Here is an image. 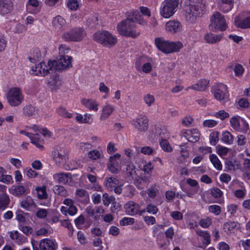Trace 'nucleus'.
<instances>
[{
  "label": "nucleus",
  "mask_w": 250,
  "mask_h": 250,
  "mask_svg": "<svg viewBox=\"0 0 250 250\" xmlns=\"http://www.w3.org/2000/svg\"><path fill=\"white\" fill-rule=\"evenodd\" d=\"M81 102L84 106L90 110H93L95 111L98 110L97 106H98V104L95 100L92 99H83Z\"/></svg>",
  "instance_id": "27"
},
{
  "label": "nucleus",
  "mask_w": 250,
  "mask_h": 250,
  "mask_svg": "<svg viewBox=\"0 0 250 250\" xmlns=\"http://www.w3.org/2000/svg\"><path fill=\"white\" fill-rule=\"evenodd\" d=\"M85 35L86 33L83 28H74L64 32L62 38L66 42H80Z\"/></svg>",
  "instance_id": "8"
},
{
  "label": "nucleus",
  "mask_w": 250,
  "mask_h": 250,
  "mask_svg": "<svg viewBox=\"0 0 250 250\" xmlns=\"http://www.w3.org/2000/svg\"><path fill=\"white\" fill-rule=\"evenodd\" d=\"M136 168L133 165L129 164L126 166V172L128 176L133 178L136 174Z\"/></svg>",
  "instance_id": "47"
},
{
  "label": "nucleus",
  "mask_w": 250,
  "mask_h": 250,
  "mask_svg": "<svg viewBox=\"0 0 250 250\" xmlns=\"http://www.w3.org/2000/svg\"><path fill=\"white\" fill-rule=\"evenodd\" d=\"M125 211L128 214L131 215H134L138 213L140 211L139 205L132 201H129L125 204Z\"/></svg>",
  "instance_id": "17"
},
{
  "label": "nucleus",
  "mask_w": 250,
  "mask_h": 250,
  "mask_svg": "<svg viewBox=\"0 0 250 250\" xmlns=\"http://www.w3.org/2000/svg\"><path fill=\"white\" fill-rule=\"evenodd\" d=\"M58 244L55 240L44 239L40 243V250H56Z\"/></svg>",
  "instance_id": "15"
},
{
  "label": "nucleus",
  "mask_w": 250,
  "mask_h": 250,
  "mask_svg": "<svg viewBox=\"0 0 250 250\" xmlns=\"http://www.w3.org/2000/svg\"><path fill=\"white\" fill-rule=\"evenodd\" d=\"M60 56L65 55L70 50L69 48L64 44H61L59 48Z\"/></svg>",
  "instance_id": "61"
},
{
  "label": "nucleus",
  "mask_w": 250,
  "mask_h": 250,
  "mask_svg": "<svg viewBox=\"0 0 250 250\" xmlns=\"http://www.w3.org/2000/svg\"><path fill=\"white\" fill-rule=\"evenodd\" d=\"M65 20L60 16H58L54 18L52 21L53 25L55 28H60L64 24Z\"/></svg>",
  "instance_id": "38"
},
{
  "label": "nucleus",
  "mask_w": 250,
  "mask_h": 250,
  "mask_svg": "<svg viewBox=\"0 0 250 250\" xmlns=\"http://www.w3.org/2000/svg\"><path fill=\"white\" fill-rule=\"evenodd\" d=\"M219 132L217 131H214L209 135V143L212 146H215L219 141Z\"/></svg>",
  "instance_id": "43"
},
{
  "label": "nucleus",
  "mask_w": 250,
  "mask_h": 250,
  "mask_svg": "<svg viewBox=\"0 0 250 250\" xmlns=\"http://www.w3.org/2000/svg\"><path fill=\"white\" fill-rule=\"evenodd\" d=\"M72 57L68 55L61 56L58 60L50 61L53 71H62L72 66Z\"/></svg>",
  "instance_id": "6"
},
{
  "label": "nucleus",
  "mask_w": 250,
  "mask_h": 250,
  "mask_svg": "<svg viewBox=\"0 0 250 250\" xmlns=\"http://www.w3.org/2000/svg\"><path fill=\"white\" fill-rule=\"evenodd\" d=\"M10 237L18 245H22L27 242V237L20 233L18 231L11 232Z\"/></svg>",
  "instance_id": "22"
},
{
  "label": "nucleus",
  "mask_w": 250,
  "mask_h": 250,
  "mask_svg": "<svg viewBox=\"0 0 250 250\" xmlns=\"http://www.w3.org/2000/svg\"><path fill=\"white\" fill-rule=\"evenodd\" d=\"M42 55L40 49L38 48L33 50L28 59L31 62L35 63L41 60Z\"/></svg>",
  "instance_id": "29"
},
{
  "label": "nucleus",
  "mask_w": 250,
  "mask_h": 250,
  "mask_svg": "<svg viewBox=\"0 0 250 250\" xmlns=\"http://www.w3.org/2000/svg\"><path fill=\"white\" fill-rule=\"evenodd\" d=\"M57 113L59 115L65 118H71L72 117V114L69 113L63 107H60L57 109Z\"/></svg>",
  "instance_id": "44"
},
{
  "label": "nucleus",
  "mask_w": 250,
  "mask_h": 250,
  "mask_svg": "<svg viewBox=\"0 0 250 250\" xmlns=\"http://www.w3.org/2000/svg\"><path fill=\"white\" fill-rule=\"evenodd\" d=\"M211 23L209 27L211 28L218 29L220 31L226 30L227 25L223 16L218 12H215L210 18Z\"/></svg>",
  "instance_id": "11"
},
{
  "label": "nucleus",
  "mask_w": 250,
  "mask_h": 250,
  "mask_svg": "<svg viewBox=\"0 0 250 250\" xmlns=\"http://www.w3.org/2000/svg\"><path fill=\"white\" fill-rule=\"evenodd\" d=\"M234 23L237 27L241 28H250V15L243 20H240L238 17H236Z\"/></svg>",
  "instance_id": "25"
},
{
  "label": "nucleus",
  "mask_w": 250,
  "mask_h": 250,
  "mask_svg": "<svg viewBox=\"0 0 250 250\" xmlns=\"http://www.w3.org/2000/svg\"><path fill=\"white\" fill-rule=\"evenodd\" d=\"M19 229L26 235H29L33 232L32 228L29 226H23L20 225L19 226Z\"/></svg>",
  "instance_id": "51"
},
{
  "label": "nucleus",
  "mask_w": 250,
  "mask_h": 250,
  "mask_svg": "<svg viewBox=\"0 0 250 250\" xmlns=\"http://www.w3.org/2000/svg\"><path fill=\"white\" fill-rule=\"evenodd\" d=\"M53 178L58 183L62 184H66L71 182L72 180L71 174L70 173L61 172L53 175Z\"/></svg>",
  "instance_id": "16"
},
{
  "label": "nucleus",
  "mask_w": 250,
  "mask_h": 250,
  "mask_svg": "<svg viewBox=\"0 0 250 250\" xmlns=\"http://www.w3.org/2000/svg\"><path fill=\"white\" fill-rule=\"evenodd\" d=\"M53 190L54 192L62 197H66L68 195L67 191L66 189L62 186L56 185L53 187Z\"/></svg>",
  "instance_id": "33"
},
{
  "label": "nucleus",
  "mask_w": 250,
  "mask_h": 250,
  "mask_svg": "<svg viewBox=\"0 0 250 250\" xmlns=\"http://www.w3.org/2000/svg\"><path fill=\"white\" fill-rule=\"evenodd\" d=\"M230 123L234 129L239 132L246 133L249 129L247 122L239 116L232 117L230 120Z\"/></svg>",
  "instance_id": "13"
},
{
  "label": "nucleus",
  "mask_w": 250,
  "mask_h": 250,
  "mask_svg": "<svg viewBox=\"0 0 250 250\" xmlns=\"http://www.w3.org/2000/svg\"><path fill=\"white\" fill-rule=\"evenodd\" d=\"M29 192L28 188L22 185L13 186L11 188V193L17 196L28 194Z\"/></svg>",
  "instance_id": "24"
},
{
  "label": "nucleus",
  "mask_w": 250,
  "mask_h": 250,
  "mask_svg": "<svg viewBox=\"0 0 250 250\" xmlns=\"http://www.w3.org/2000/svg\"><path fill=\"white\" fill-rule=\"evenodd\" d=\"M180 0H165L160 9V14L165 18H168L175 12Z\"/></svg>",
  "instance_id": "9"
},
{
  "label": "nucleus",
  "mask_w": 250,
  "mask_h": 250,
  "mask_svg": "<svg viewBox=\"0 0 250 250\" xmlns=\"http://www.w3.org/2000/svg\"><path fill=\"white\" fill-rule=\"evenodd\" d=\"M217 149L218 153L220 156H225L229 152L228 148L220 145L217 146Z\"/></svg>",
  "instance_id": "63"
},
{
  "label": "nucleus",
  "mask_w": 250,
  "mask_h": 250,
  "mask_svg": "<svg viewBox=\"0 0 250 250\" xmlns=\"http://www.w3.org/2000/svg\"><path fill=\"white\" fill-rule=\"evenodd\" d=\"M8 103L11 106H18L23 101V96L19 87H12L9 89L6 94Z\"/></svg>",
  "instance_id": "5"
},
{
  "label": "nucleus",
  "mask_w": 250,
  "mask_h": 250,
  "mask_svg": "<svg viewBox=\"0 0 250 250\" xmlns=\"http://www.w3.org/2000/svg\"><path fill=\"white\" fill-rule=\"evenodd\" d=\"M53 72L52 67L48 62L47 65L44 62H40L36 64L35 67H32L30 71L31 74L39 76H45Z\"/></svg>",
  "instance_id": "12"
},
{
  "label": "nucleus",
  "mask_w": 250,
  "mask_h": 250,
  "mask_svg": "<svg viewBox=\"0 0 250 250\" xmlns=\"http://www.w3.org/2000/svg\"><path fill=\"white\" fill-rule=\"evenodd\" d=\"M205 9V5L201 1L190 4L185 7V17L186 20L189 23H194L196 19L200 17Z\"/></svg>",
  "instance_id": "2"
},
{
  "label": "nucleus",
  "mask_w": 250,
  "mask_h": 250,
  "mask_svg": "<svg viewBox=\"0 0 250 250\" xmlns=\"http://www.w3.org/2000/svg\"><path fill=\"white\" fill-rule=\"evenodd\" d=\"M143 100L147 106H150L154 104L155 100L154 97L150 94H147L145 95L143 97Z\"/></svg>",
  "instance_id": "45"
},
{
  "label": "nucleus",
  "mask_w": 250,
  "mask_h": 250,
  "mask_svg": "<svg viewBox=\"0 0 250 250\" xmlns=\"http://www.w3.org/2000/svg\"><path fill=\"white\" fill-rule=\"evenodd\" d=\"M243 171L247 176H250V159H245L243 163Z\"/></svg>",
  "instance_id": "46"
},
{
  "label": "nucleus",
  "mask_w": 250,
  "mask_h": 250,
  "mask_svg": "<svg viewBox=\"0 0 250 250\" xmlns=\"http://www.w3.org/2000/svg\"><path fill=\"white\" fill-rule=\"evenodd\" d=\"M93 37L94 41L106 47L113 46L117 42V39L107 31H98Z\"/></svg>",
  "instance_id": "4"
},
{
  "label": "nucleus",
  "mask_w": 250,
  "mask_h": 250,
  "mask_svg": "<svg viewBox=\"0 0 250 250\" xmlns=\"http://www.w3.org/2000/svg\"><path fill=\"white\" fill-rule=\"evenodd\" d=\"M135 21L132 20V17L127 15L126 18L119 23L117 30L119 33L124 36L135 38L139 35L140 32L136 30Z\"/></svg>",
  "instance_id": "1"
},
{
  "label": "nucleus",
  "mask_w": 250,
  "mask_h": 250,
  "mask_svg": "<svg viewBox=\"0 0 250 250\" xmlns=\"http://www.w3.org/2000/svg\"><path fill=\"white\" fill-rule=\"evenodd\" d=\"M215 116L216 118H219L222 120H225L229 117V114L226 112L225 110H222L215 113Z\"/></svg>",
  "instance_id": "54"
},
{
  "label": "nucleus",
  "mask_w": 250,
  "mask_h": 250,
  "mask_svg": "<svg viewBox=\"0 0 250 250\" xmlns=\"http://www.w3.org/2000/svg\"><path fill=\"white\" fill-rule=\"evenodd\" d=\"M181 28V24L177 21H170L166 24V30L172 33L180 31Z\"/></svg>",
  "instance_id": "18"
},
{
  "label": "nucleus",
  "mask_w": 250,
  "mask_h": 250,
  "mask_svg": "<svg viewBox=\"0 0 250 250\" xmlns=\"http://www.w3.org/2000/svg\"><path fill=\"white\" fill-rule=\"evenodd\" d=\"M12 6L8 0H0V14L8 13L11 9Z\"/></svg>",
  "instance_id": "28"
},
{
  "label": "nucleus",
  "mask_w": 250,
  "mask_h": 250,
  "mask_svg": "<svg viewBox=\"0 0 250 250\" xmlns=\"http://www.w3.org/2000/svg\"><path fill=\"white\" fill-rule=\"evenodd\" d=\"M131 124L139 132H146L148 128V119L145 115H140L131 121Z\"/></svg>",
  "instance_id": "14"
},
{
  "label": "nucleus",
  "mask_w": 250,
  "mask_h": 250,
  "mask_svg": "<svg viewBox=\"0 0 250 250\" xmlns=\"http://www.w3.org/2000/svg\"><path fill=\"white\" fill-rule=\"evenodd\" d=\"M114 110V108L111 105H106L104 106L102 110L100 119L101 120H104L106 119L111 115Z\"/></svg>",
  "instance_id": "31"
},
{
  "label": "nucleus",
  "mask_w": 250,
  "mask_h": 250,
  "mask_svg": "<svg viewBox=\"0 0 250 250\" xmlns=\"http://www.w3.org/2000/svg\"><path fill=\"white\" fill-rule=\"evenodd\" d=\"M10 199L8 195L5 193L0 194V209H4L9 204Z\"/></svg>",
  "instance_id": "35"
},
{
  "label": "nucleus",
  "mask_w": 250,
  "mask_h": 250,
  "mask_svg": "<svg viewBox=\"0 0 250 250\" xmlns=\"http://www.w3.org/2000/svg\"><path fill=\"white\" fill-rule=\"evenodd\" d=\"M84 220V217L82 214L75 219L74 222L78 229H81V226L83 224Z\"/></svg>",
  "instance_id": "58"
},
{
  "label": "nucleus",
  "mask_w": 250,
  "mask_h": 250,
  "mask_svg": "<svg viewBox=\"0 0 250 250\" xmlns=\"http://www.w3.org/2000/svg\"><path fill=\"white\" fill-rule=\"evenodd\" d=\"M222 38V34L216 35L211 32L207 33L204 35V40L209 44L216 43L220 42Z\"/></svg>",
  "instance_id": "21"
},
{
  "label": "nucleus",
  "mask_w": 250,
  "mask_h": 250,
  "mask_svg": "<svg viewBox=\"0 0 250 250\" xmlns=\"http://www.w3.org/2000/svg\"><path fill=\"white\" fill-rule=\"evenodd\" d=\"M35 108L31 105H26L22 109L23 114L24 116L31 117L35 115Z\"/></svg>",
  "instance_id": "34"
},
{
  "label": "nucleus",
  "mask_w": 250,
  "mask_h": 250,
  "mask_svg": "<svg viewBox=\"0 0 250 250\" xmlns=\"http://www.w3.org/2000/svg\"><path fill=\"white\" fill-rule=\"evenodd\" d=\"M208 210L210 212L218 215L221 213V208L218 205H211L208 207Z\"/></svg>",
  "instance_id": "57"
},
{
  "label": "nucleus",
  "mask_w": 250,
  "mask_h": 250,
  "mask_svg": "<svg viewBox=\"0 0 250 250\" xmlns=\"http://www.w3.org/2000/svg\"><path fill=\"white\" fill-rule=\"evenodd\" d=\"M199 139V133L197 129H193L190 132V136L189 137L188 141L195 143L197 142Z\"/></svg>",
  "instance_id": "42"
},
{
  "label": "nucleus",
  "mask_w": 250,
  "mask_h": 250,
  "mask_svg": "<svg viewBox=\"0 0 250 250\" xmlns=\"http://www.w3.org/2000/svg\"><path fill=\"white\" fill-rule=\"evenodd\" d=\"M120 182L119 180L114 176L106 177L104 179V186L109 190H113L114 188L119 185Z\"/></svg>",
  "instance_id": "19"
},
{
  "label": "nucleus",
  "mask_w": 250,
  "mask_h": 250,
  "mask_svg": "<svg viewBox=\"0 0 250 250\" xmlns=\"http://www.w3.org/2000/svg\"><path fill=\"white\" fill-rule=\"evenodd\" d=\"M196 233L200 236L203 237V242L206 245L209 244L210 242V235L207 231H202L201 230H196Z\"/></svg>",
  "instance_id": "32"
},
{
  "label": "nucleus",
  "mask_w": 250,
  "mask_h": 250,
  "mask_svg": "<svg viewBox=\"0 0 250 250\" xmlns=\"http://www.w3.org/2000/svg\"><path fill=\"white\" fill-rule=\"evenodd\" d=\"M52 156L55 163L58 165H61L68 159V151L63 146H57L52 152Z\"/></svg>",
  "instance_id": "10"
},
{
  "label": "nucleus",
  "mask_w": 250,
  "mask_h": 250,
  "mask_svg": "<svg viewBox=\"0 0 250 250\" xmlns=\"http://www.w3.org/2000/svg\"><path fill=\"white\" fill-rule=\"evenodd\" d=\"M76 194L78 198H83L84 202H87L89 200L88 193L83 189H77Z\"/></svg>",
  "instance_id": "40"
},
{
  "label": "nucleus",
  "mask_w": 250,
  "mask_h": 250,
  "mask_svg": "<svg viewBox=\"0 0 250 250\" xmlns=\"http://www.w3.org/2000/svg\"><path fill=\"white\" fill-rule=\"evenodd\" d=\"M222 191L217 188H214L211 189V195L215 198H220L222 195Z\"/></svg>",
  "instance_id": "60"
},
{
  "label": "nucleus",
  "mask_w": 250,
  "mask_h": 250,
  "mask_svg": "<svg viewBox=\"0 0 250 250\" xmlns=\"http://www.w3.org/2000/svg\"><path fill=\"white\" fill-rule=\"evenodd\" d=\"M62 226L66 228L68 230L72 231L71 234L73 233V227L69 220L65 219L60 221Z\"/></svg>",
  "instance_id": "59"
},
{
  "label": "nucleus",
  "mask_w": 250,
  "mask_h": 250,
  "mask_svg": "<svg viewBox=\"0 0 250 250\" xmlns=\"http://www.w3.org/2000/svg\"><path fill=\"white\" fill-rule=\"evenodd\" d=\"M107 167L108 170L113 173H118L121 170V167L118 162L110 159Z\"/></svg>",
  "instance_id": "30"
},
{
  "label": "nucleus",
  "mask_w": 250,
  "mask_h": 250,
  "mask_svg": "<svg viewBox=\"0 0 250 250\" xmlns=\"http://www.w3.org/2000/svg\"><path fill=\"white\" fill-rule=\"evenodd\" d=\"M211 92L215 98L224 104L229 100V92L226 85L219 83L212 87Z\"/></svg>",
  "instance_id": "7"
},
{
  "label": "nucleus",
  "mask_w": 250,
  "mask_h": 250,
  "mask_svg": "<svg viewBox=\"0 0 250 250\" xmlns=\"http://www.w3.org/2000/svg\"><path fill=\"white\" fill-rule=\"evenodd\" d=\"M153 168V165L149 162L144 165L142 170L144 171V173L151 174Z\"/></svg>",
  "instance_id": "55"
},
{
  "label": "nucleus",
  "mask_w": 250,
  "mask_h": 250,
  "mask_svg": "<svg viewBox=\"0 0 250 250\" xmlns=\"http://www.w3.org/2000/svg\"><path fill=\"white\" fill-rule=\"evenodd\" d=\"M134 223V219L130 217H124L120 221L121 226L132 225Z\"/></svg>",
  "instance_id": "52"
},
{
  "label": "nucleus",
  "mask_w": 250,
  "mask_h": 250,
  "mask_svg": "<svg viewBox=\"0 0 250 250\" xmlns=\"http://www.w3.org/2000/svg\"><path fill=\"white\" fill-rule=\"evenodd\" d=\"M155 43L159 50L166 54L178 52L183 47L181 42H170L161 38H156Z\"/></svg>",
  "instance_id": "3"
},
{
  "label": "nucleus",
  "mask_w": 250,
  "mask_h": 250,
  "mask_svg": "<svg viewBox=\"0 0 250 250\" xmlns=\"http://www.w3.org/2000/svg\"><path fill=\"white\" fill-rule=\"evenodd\" d=\"M115 198L112 196L109 197L107 193H104L103 195V201L104 206H108L109 203H111Z\"/></svg>",
  "instance_id": "56"
},
{
  "label": "nucleus",
  "mask_w": 250,
  "mask_h": 250,
  "mask_svg": "<svg viewBox=\"0 0 250 250\" xmlns=\"http://www.w3.org/2000/svg\"><path fill=\"white\" fill-rule=\"evenodd\" d=\"M37 192L38 197L40 199H45L47 198L48 195L46 191V187L43 186L42 187H37L36 188Z\"/></svg>",
  "instance_id": "39"
},
{
  "label": "nucleus",
  "mask_w": 250,
  "mask_h": 250,
  "mask_svg": "<svg viewBox=\"0 0 250 250\" xmlns=\"http://www.w3.org/2000/svg\"><path fill=\"white\" fill-rule=\"evenodd\" d=\"M221 140L227 144H232L233 142V137L229 131H225L222 134Z\"/></svg>",
  "instance_id": "36"
},
{
  "label": "nucleus",
  "mask_w": 250,
  "mask_h": 250,
  "mask_svg": "<svg viewBox=\"0 0 250 250\" xmlns=\"http://www.w3.org/2000/svg\"><path fill=\"white\" fill-rule=\"evenodd\" d=\"M160 146L162 148L167 152H170L172 151V149L170 146L169 143L167 140H162L160 142Z\"/></svg>",
  "instance_id": "50"
},
{
  "label": "nucleus",
  "mask_w": 250,
  "mask_h": 250,
  "mask_svg": "<svg viewBox=\"0 0 250 250\" xmlns=\"http://www.w3.org/2000/svg\"><path fill=\"white\" fill-rule=\"evenodd\" d=\"M67 6L71 10H76L79 6V2L77 0H70L67 2Z\"/></svg>",
  "instance_id": "62"
},
{
  "label": "nucleus",
  "mask_w": 250,
  "mask_h": 250,
  "mask_svg": "<svg viewBox=\"0 0 250 250\" xmlns=\"http://www.w3.org/2000/svg\"><path fill=\"white\" fill-rule=\"evenodd\" d=\"M209 159L214 166V167L218 170H221L222 168V164L218 158L215 154H211L209 156Z\"/></svg>",
  "instance_id": "37"
},
{
  "label": "nucleus",
  "mask_w": 250,
  "mask_h": 250,
  "mask_svg": "<svg viewBox=\"0 0 250 250\" xmlns=\"http://www.w3.org/2000/svg\"><path fill=\"white\" fill-rule=\"evenodd\" d=\"M237 223L235 222H226L224 224V229L226 231H232L237 226Z\"/></svg>",
  "instance_id": "49"
},
{
  "label": "nucleus",
  "mask_w": 250,
  "mask_h": 250,
  "mask_svg": "<svg viewBox=\"0 0 250 250\" xmlns=\"http://www.w3.org/2000/svg\"><path fill=\"white\" fill-rule=\"evenodd\" d=\"M88 156L92 160H96L100 158L101 154L97 150H91L88 153Z\"/></svg>",
  "instance_id": "53"
},
{
  "label": "nucleus",
  "mask_w": 250,
  "mask_h": 250,
  "mask_svg": "<svg viewBox=\"0 0 250 250\" xmlns=\"http://www.w3.org/2000/svg\"><path fill=\"white\" fill-rule=\"evenodd\" d=\"M208 83V80L206 79H201L196 84L191 86L190 88L194 90L202 91L206 90Z\"/></svg>",
  "instance_id": "26"
},
{
  "label": "nucleus",
  "mask_w": 250,
  "mask_h": 250,
  "mask_svg": "<svg viewBox=\"0 0 250 250\" xmlns=\"http://www.w3.org/2000/svg\"><path fill=\"white\" fill-rule=\"evenodd\" d=\"M48 83L51 86L52 89H58L61 84L59 77L56 76L51 78Z\"/></svg>",
  "instance_id": "41"
},
{
  "label": "nucleus",
  "mask_w": 250,
  "mask_h": 250,
  "mask_svg": "<svg viewBox=\"0 0 250 250\" xmlns=\"http://www.w3.org/2000/svg\"><path fill=\"white\" fill-rule=\"evenodd\" d=\"M25 173L27 176L29 178H34L38 175V173L32 170L31 168H27L25 170Z\"/></svg>",
  "instance_id": "64"
},
{
  "label": "nucleus",
  "mask_w": 250,
  "mask_h": 250,
  "mask_svg": "<svg viewBox=\"0 0 250 250\" xmlns=\"http://www.w3.org/2000/svg\"><path fill=\"white\" fill-rule=\"evenodd\" d=\"M21 206L26 210H32L36 207V205L31 196H27L21 201Z\"/></svg>",
  "instance_id": "23"
},
{
  "label": "nucleus",
  "mask_w": 250,
  "mask_h": 250,
  "mask_svg": "<svg viewBox=\"0 0 250 250\" xmlns=\"http://www.w3.org/2000/svg\"><path fill=\"white\" fill-rule=\"evenodd\" d=\"M222 4L221 6V8H223L225 6V5H227V9H223V11L225 12H228L230 11L233 7L232 0H222Z\"/></svg>",
  "instance_id": "48"
},
{
  "label": "nucleus",
  "mask_w": 250,
  "mask_h": 250,
  "mask_svg": "<svg viewBox=\"0 0 250 250\" xmlns=\"http://www.w3.org/2000/svg\"><path fill=\"white\" fill-rule=\"evenodd\" d=\"M150 174H141L136 181V186L140 188H143L147 186L150 182Z\"/></svg>",
  "instance_id": "20"
}]
</instances>
